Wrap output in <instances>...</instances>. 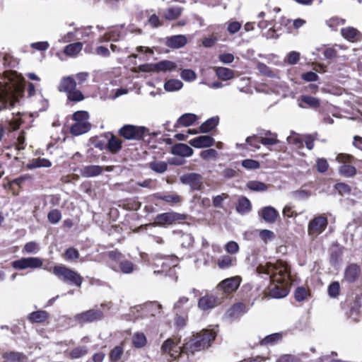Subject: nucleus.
Instances as JSON below:
<instances>
[{
	"instance_id": "42",
	"label": "nucleus",
	"mask_w": 362,
	"mask_h": 362,
	"mask_svg": "<svg viewBox=\"0 0 362 362\" xmlns=\"http://www.w3.org/2000/svg\"><path fill=\"white\" fill-rule=\"evenodd\" d=\"M338 170L341 175L346 177H354L357 173L356 168L350 164L339 166Z\"/></svg>"
},
{
	"instance_id": "62",
	"label": "nucleus",
	"mask_w": 362,
	"mask_h": 362,
	"mask_svg": "<svg viewBox=\"0 0 362 362\" xmlns=\"http://www.w3.org/2000/svg\"><path fill=\"white\" fill-rule=\"evenodd\" d=\"M315 167L319 173H324L328 170L329 164L325 158H317L316 160Z\"/></svg>"
},
{
	"instance_id": "28",
	"label": "nucleus",
	"mask_w": 362,
	"mask_h": 362,
	"mask_svg": "<svg viewBox=\"0 0 362 362\" xmlns=\"http://www.w3.org/2000/svg\"><path fill=\"white\" fill-rule=\"evenodd\" d=\"M76 88V82L74 78L71 76L64 77L62 79L58 90L60 92H64L66 94L74 90Z\"/></svg>"
},
{
	"instance_id": "3",
	"label": "nucleus",
	"mask_w": 362,
	"mask_h": 362,
	"mask_svg": "<svg viewBox=\"0 0 362 362\" xmlns=\"http://www.w3.org/2000/svg\"><path fill=\"white\" fill-rule=\"evenodd\" d=\"M52 272L64 283L78 288L81 287L83 278L76 271L64 265H58L53 267Z\"/></svg>"
},
{
	"instance_id": "26",
	"label": "nucleus",
	"mask_w": 362,
	"mask_h": 362,
	"mask_svg": "<svg viewBox=\"0 0 362 362\" xmlns=\"http://www.w3.org/2000/svg\"><path fill=\"white\" fill-rule=\"evenodd\" d=\"M187 42L185 35H173L167 38L166 45L170 48L178 49L184 47Z\"/></svg>"
},
{
	"instance_id": "51",
	"label": "nucleus",
	"mask_w": 362,
	"mask_h": 362,
	"mask_svg": "<svg viewBox=\"0 0 362 362\" xmlns=\"http://www.w3.org/2000/svg\"><path fill=\"white\" fill-rule=\"evenodd\" d=\"M346 23V20L337 16H334L326 21V25L334 30H337V28L344 25Z\"/></svg>"
},
{
	"instance_id": "7",
	"label": "nucleus",
	"mask_w": 362,
	"mask_h": 362,
	"mask_svg": "<svg viewBox=\"0 0 362 362\" xmlns=\"http://www.w3.org/2000/svg\"><path fill=\"white\" fill-rule=\"evenodd\" d=\"M18 101L12 90L0 83V111L13 107Z\"/></svg>"
},
{
	"instance_id": "14",
	"label": "nucleus",
	"mask_w": 362,
	"mask_h": 362,
	"mask_svg": "<svg viewBox=\"0 0 362 362\" xmlns=\"http://www.w3.org/2000/svg\"><path fill=\"white\" fill-rule=\"evenodd\" d=\"M218 304H220L218 298L212 294L205 295L198 300V308L203 311L211 310Z\"/></svg>"
},
{
	"instance_id": "38",
	"label": "nucleus",
	"mask_w": 362,
	"mask_h": 362,
	"mask_svg": "<svg viewBox=\"0 0 362 362\" xmlns=\"http://www.w3.org/2000/svg\"><path fill=\"white\" fill-rule=\"evenodd\" d=\"M265 136L260 137V142L264 146H272L279 143L277 139V134L272 133L270 131H267L264 133Z\"/></svg>"
},
{
	"instance_id": "41",
	"label": "nucleus",
	"mask_w": 362,
	"mask_h": 362,
	"mask_svg": "<svg viewBox=\"0 0 362 362\" xmlns=\"http://www.w3.org/2000/svg\"><path fill=\"white\" fill-rule=\"evenodd\" d=\"M157 199H160L164 201L170 205H175L180 204L182 201V199L180 195L177 194H169L165 195H156Z\"/></svg>"
},
{
	"instance_id": "31",
	"label": "nucleus",
	"mask_w": 362,
	"mask_h": 362,
	"mask_svg": "<svg viewBox=\"0 0 362 362\" xmlns=\"http://www.w3.org/2000/svg\"><path fill=\"white\" fill-rule=\"evenodd\" d=\"M49 317V314L45 310H37L30 313L28 320L32 323H42Z\"/></svg>"
},
{
	"instance_id": "24",
	"label": "nucleus",
	"mask_w": 362,
	"mask_h": 362,
	"mask_svg": "<svg viewBox=\"0 0 362 362\" xmlns=\"http://www.w3.org/2000/svg\"><path fill=\"white\" fill-rule=\"evenodd\" d=\"M2 358L6 362H25L27 356L22 352L8 351L3 353Z\"/></svg>"
},
{
	"instance_id": "40",
	"label": "nucleus",
	"mask_w": 362,
	"mask_h": 362,
	"mask_svg": "<svg viewBox=\"0 0 362 362\" xmlns=\"http://www.w3.org/2000/svg\"><path fill=\"white\" fill-rule=\"evenodd\" d=\"M251 203L247 197H242L238 199L236 205V210L238 212L245 214L249 212L251 210Z\"/></svg>"
},
{
	"instance_id": "33",
	"label": "nucleus",
	"mask_w": 362,
	"mask_h": 362,
	"mask_svg": "<svg viewBox=\"0 0 362 362\" xmlns=\"http://www.w3.org/2000/svg\"><path fill=\"white\" fill-rule=\"evenodd\" d=\"M188 313L187 310L183 313H176L174 317V325L177 330L183 329L187 325Z\"/></svg>"
},
{
	"instance_id": "57",
	"label": "nucleus",
	"mask_w": 362,
	"mask_h": 362,
	"mask_svg": "<svg viewBox=\"0 0 362 362\" xmlns=\"http://www.w3.org/2000/svg\"><path fill=\"white\" fill-rule=\"evenodd\" d=\"M62 218V213L59 209H54L49 211L47 219L52 224L57 223Z\"/></svg>"
},
{
	"instance_id": "48",
	"label": "nucleus",
	"mask_w": 362,
	"mask_h": 362,
	"mask_svg": "<svg viewBox=\"0 0 362 362\" xmlns=\"http://www.w3.org/2000/svg\"><path fill=\"white\" fill-rule=\"evenodd\" d=\"M340 284L338 281H332L327 288V293L332 298H337L340 295Z\"/></svg>"
},
{
	"instance_id": "55",
	"label": "nucleus",
	"mask_w": 362,
	"mask_h": 362,
	"mask_svg": "<svg viewBox=\"0 0 362 362\" xmlns=\"http://www.w3.org/2000/svg\"><path fill=\"white\" fill-rule=\"evenodd\" d=\"M218 267L221 269H226L233 265V259L228 255L221 256L217 261Z\"/></svg>"
},
{
	"instance_id": "15",
	"label": "nucleus",
	"mask_w": 362,
	"mask_h": 362,
	"mask_svg": "<svg viewBox=\"0 0 362 362\" xmlns=\"http://www.w3.org/2000/svg\"><path fill=\"white\" fill-rule=\"evenodd\" d=\"M214 142L215 140L212 136L203 135L191 139L189 144L196 148H202L211 147L214 144Z\"/></svg>"
},
{
	"instance_id": "23",
	"label": "nucleus",
	"mask_w": 362,
	"mask_h": 362,
	"mask_svg": "<svg viewBox=\"0 0 362 362\" xmlns=\"http://www.w3.org/2000/svg\"><path fill=\"white\" fill-rule=\"evenodd\" d=\"M341 35L342 37L349 42H356L360 39L361 33L355 28L348 26L341 29Z\"/></svg>"
},
{
	"instance_id": "13",
	"label": "nucleus",
	"mask_w": 362,
	"mask_h": 362,
	"mask_svg": "<svg viewBox=\"0 0 362 362\" xmlns=\"http://www.w3.org/2000/svg\"><path fill=\"white\" fill-rule=\"evenodd\" d=\"M182 184L189 185L193 190H200L202 187V177L199 174L189 173L184 174L180 177Z\"/></svg>"
},
{
	"instance_id": "8",
	"label": "nucleus",
	"mask_w": 362,
	"mask_h": 362,
	"mask_svg": "<svg viewBox=\"0 0 362 362\" xmlns=\"http://www.w3.org/2000/svg\"><path fill=\"white\" fill-rule=\"evenodd\" d=\"M327 225L328 220L327 217L322 215L315 217L308 223V235L312 237L317 236L326 229Z\"/></svg>"
},
{
	"instance_id": "61",
	"label": "nucleus",
	"mask_w": 362,
	"mask_h": 362,
	"mask_svg": "<svg viewBox=\"0 0 362 362\" xmlns=\"http://www.w3.org/2000/svg\"><path fill=\"white\" fill-rule=\"evenodd\" d=\"M107 257L110 260L118 264L124 259V255L117 250L109 251Z\"/></svg>"
},
{
	"instance_id": "29",
	"label": "nucleus",
	"mask_w": 362,
	"mask_h": 362,
	"mask_svg": "<svg viewBox=\"0 0 362 362\" xmlns=\"http://www.w3.org/2000/svg\"><path fill=\"white\" fill-rule=\"evenodd\" d=\"M161 309V305L157 302H149L145 303L143 307V310L147 317H155L158 314L160 313Z\"/></svg>"
},
{
	"instance_id": "25",
	"label": "nucleus",
	"mask_w": 362,
	"mask_h": 362,
	"mask_svg": "<svg viewBox=\"0 0 362 362\" xmlns=\"http://www.w3.org/2000/svg\"><path fill=\"white\" fill-rule=\"evenodd\" d=\"M198 119V117L193 113H185L181 115L178 119L177 120L175 127L177 128L179 127H189L192 125Z\"/></svg>"
},
{
	"instance_id": "12",
	"label": "nucleus",
	"mask_w": 362,
	"mask_h": 362,
	"mask_svg": "<svg viewBox=\"0 0 362 362\" xmlns=\"http://www.w3.org/2000/svg\"><path fill=\"white\" fill-rule=\"evenodd\" d=\"M104 317L103 312L99 309H90L76 316V320L81 323H90L101 320Z\"/></svg>"
},
{
	"instance_id": "4",
	"label": "nucleus",
	"mask_w": 362,
	"mask_h": 362,
	"mask_svg": "<svg viewBox=\"0 0 362 362\" xmlns=\"http://www.w3.org/2000/svg\"><path fill=\"white\" fill-rule=\"evenodd\" d=\"M148 132V129L145 127L124 124L119 129L118 134L127 140L140 141L144 139Z\"/></svg>"
},
{
	"instance_id": "45",
	"label": "nucleus",
	"mask_w": 362,
	"mask_h": 362,
	"mask_svg": "<svg viewBox=\"0 0 362 362\" xmlns=\"http://www.w3.org/2000/svg\"><path fill=\"white\" fill-rule=\"evenodd\" d=\"M119 271L123 274H131L135 269V265L130 260L123 259L119 264Z\"/></svg>"
},
{
	"instance_id": "19",
	"label": "nucleus",
	"mask_w": 362,
	"mask_h": 362,
	"mask_svg": "<svg viewBox=\"0 0 362 362\" xmlns=\"http://www.w3.org/2000/svg\"><path fill=\"white\" fill-rule=\"evenodd\" d=\"M299 101V106L302 108L317 110L320 106V100L310 95H301Z\"/></svg>"
},
{
	"instance_id": "58",
	"label": "nucleus",
	"mask_w": 362,
	"mask_h": 362,
	"mask_svg": "<svg viewBox=\"0 0 362 362\" xmlns=\"http://www.w3.org/2000/svg\"><path fill=\"white\" fill-rule=\"evenodd\" d=\"M354 160V156L344 153H340L336 157V160L338 163H343V165L351 164Z\"/></svg>"
},
{
	"instance_id": "32",
	"label": "nucleus",
	"mask_w": 362,
	"mask_h": 362,
	"mask_svg": "<svg viewBox=\"0 0 362 362\" xmlns=\"http://www.w3.org/2000/svg\"><path fill=\"white\" fill-rule=\"evenodd\" d=\"M83 44L81 42L71 43L65 46L64 53L66 56L74 57L82 50Z\"/></svg>"
},
{
	"instance_id": "53",
	"label": "nucleus",
	"mask_w": 362,
	"mask_h": 362,
	"mask_svg": "<svg viewBox=\"0 0 362 362\" xmlns=\"http://www.w3.org/2000/svg\"><path fill=\"white\" fill-rule=\"evenodd\" d=\"M257 69L259 71V73H261L264 76L269 78H273L275 76V74L272 70V69L262 62H259L257 64Z\"/></svg>"
},
{
	"instance_id": "30",
	"label": "nucleus",
	"mask_w": 362,
	"mask_h": 362,
	"mask_svg": "<svg viewBox=\"0 0 362 362\" xmlns=\"http://www.w3.org/2000/svg\"><path fill=\"white\" fill-rule=\"evenodd\" d=\"M52 166V162L45 158H37L31 160L27 165L28 170H33L37 168H49Z\"/></svg>"
},
{
	"instance_id": "59",
	"label": "nucleus",
	"mask_w": 362,
	"mask_h": 362,
	"mask_svg": "<svg viewBox=\"0 0 362 362\" xmlns=\"http://www.w3.org/2000/svg\"><path fill=\"white\" fill-rule=\"evenodd\" d=\"M89 115L86 111H76L73 114L72 119L75 122H88Z\"/></svg>"
},
{
	"instance_id": "52",
	"label": "nucleus",
	"mask_w": 362,
	"mask_h": 362,
	"mask_svg": "<svg viewBox=\"0 0 362 362\" xmlns=\"http://www.w3.org/2000/svg\"><path fill=\"white\" fill-rule=\"evenodd\" d=\"M149 168L156 173H163L166 171L168 165L164 161H153L149 163Z\"/></svg>"
},
{
	"instance_id": "20",
	"label": "nucleus",
	"mask_w": 362,
	"mask_h": 362,
	"mask_svg": "<svg viewBox=\"0 0 362 362\" xmlns=\"http://www.w3.org/2000/svg\"><path fill=\"white\" fill-rule=\"evenodd\" d=\"M90 129V122H74L69 127V132L71 135L77 136L87 133Z\"/></svg>"
},
{
	"instance_id": "27",
	"label": "nucleus",
	"mask_w": 362,
	"mask_h": 362,
	"mask_svg": "<svg viewBox=\"0 0 362 362\" xmlns=\"http://www.w3.org/2000/svg\"><path fill=\"white\" fill-rule=\"evenodd\" d=\"M246 313V306L243 303L233 304L227 311V315L230 318L237 319Z\"/></svg>"
},
{
	"instance_id": "56",
	"label": "nucleus",
	"mask_w": 362,
	"mask_h": 362,
	"mask_svg": "<svg viewBox=\"0 0 362 362\" xmlns=\"http://www.w3.org/2000/svg\"><path fill=\"white\" fill-rule=\"evenodd\" d=\"M67 95V99L69 101L78 103L84 99V95L82 93V92L79 90H77L76 88L74 89V90H71Z\"/></svg>"
},
{
	"instance_id": "36",
	"label": "nucleus",
	"mask_w": 362,
	"mask_h": 362,
	"mask_svg": "<svg viewBox=\"0 0 362 362\" xmlns=\"http://www.w3.org/2000/svg\"><path fill=\"white\" fill-rule=\"evenodd\" d=\"M215 72L217 77L222 81L230 80L234 77L233 70L229 68L223 66L216 67Z\"/></svg>"
},
{
	"instance_id": "60",
	"label": "nucleus",
	"mask_w": 362,
	"mask_h": 362,
	"mask_svg": "<svg viewBox=\"0 0 362 362\" xmlns=\"http://www.w3.org/2000/svg\"><path fill=\"white\" fill-rule=\"evenodd\" d=\"M217 156L218 152L214 148L206 149L200 153V157L204 160L216 159Z\"/></svg>"
},
{
	"instance_id": "54",
	"label": "nucleus",
	"mask_w": 362,
	"mask_h": 362,
	"mask_svg": "<svg viewBox=\"0 0 362 362\" xmlns=\"http://www.w3.org/2000/svg\"><path fill=\"white\" fill-rule=\"evenodd\" d=\"M248 189L252 191H265L267 189V186L265 183L259 181L252 180L250 181L247 184Z\"/></svg>"
},
{
	"instance_id": "18",
	"label": "nucleus",
	"mask_w": 362,
	"mask_h": 362,
	"mask_svg": "<svg viewBox=\"0 0 362 362\" xmlns=\"http://www.w3.org/2000/svg\"><path fill=\"white\" fill-rule=\"evenodd\" d=\"M88 353V348L86 346L82 345L64 351V356L71 360H76L85 356Z\"/></svg>"
},
{
	"instance_id": "39",
	"label": "nucleus",
	"mask_w": 362,
	"mask_h": 362,
	"mask_svg": "<svg viewBox=\"0 0 362 362\" xmlns=\"http://www.w3.org/2000/svg\"><path fill=\"white\" fill-rule=\"evenodd\" d=\"M309 296H310V291L305 286H298L294 291V298L298 302L305 300Z\"/></svg>"
},
{
	"instance_id": "1",
	"label": "nucleus",
	"mask_w": 362,
	"mask_h": 362,
	"mask_svg": "<svg viewBox=\"0 0 362 362\" xmlns=\"http://www.w3.org/2000/svg\"><path fill=\"white\" fill-rule=\"evenodd\" d=\"M259 274L269 275L271 283L291 284V268L289 265L281 259L274 263L267 262L266 264H259L256 268Z\"/></svg>"
},
{
	"instance_id": "22",
	"label": "nucleus",
	"mask_w": 362,
	"mask_h": 362,
	"mask_svg": "<svg viewBox=\"0 0 362 362\" xmlns=\"http://www.w3.org/2000/svg\"><path fill=\"white\" fill-rule=\"evenodd\" d=\"M177 64L169 60H162L157 63L153 64V69L156 72H166L175 71Z\"/></svg>"
},
{
	"instance_id": "64",
	"label": "nucleus",
	"mask_w": 362,
	"mask_h": 362,
	"mask_svg": "<svg viewBox=\"0 0 362 362\" xmlns=\"http://www.w3.org/2000/svg\"><path fill=\"white\" fill-rule=\"evenodd\" d=\"M103 37L106 41H117L121 37V33L119 30L115 29L105 33Z\"/></svg>"
},
{
	"instance_id": "11",
	"label": "nucleus",
	"mask_w": 362,
	"mask_h": 362,
	"mask_svg": "<svg viewBox=\"0 0 362 362\" xmlns=\"http://www.w3.org/2000/svg\"><path fill=\"white\" fill-rule=\"evenodd\" d=\"M291 284L271 283L268 287V296L273 298H282L286 297L290 291Z\"/></svg>"
},
{
	"instance_id": "46",
	"label": "nucleus",
	"mask_w": 362,
	"mask_h": 362,
	"mask_svg": "<svg viewBox=\"0 0 362 362\" xmlns=\"http://www.w3.org/2000/svg\"><path fill=\"white\" fill-rule=\"evenodd\" d=\"M147 343L146 337L142 332H136L132 337L133 346L136 348H142Z\"/></svg>"
},
{
	"instance_id": "5",
	"label": "nucleus",
	"mask_w": 362,
	"mask_h": 362,
	"mask_svg": "<svg viewBox=\"0 0 362 362\" xmlns=\"http://www.w3.org/2000/svg\"><path fill=\"white\" fill-rule=\"evenodd\" d=\"M187 218V215L175 211L165 212L158 214L154 219V224L158 226H165L184 223Z\"/></svg>"
},
{
	"instance_id": "10",
	"label": "nucleus",
	"mask_w": 362,
	"mask_h": 362,
	"mask_svg": "<svg viewBox=\"0 0 362 362\" xmlns=\"http://www.w3.org/2000/svg\"><path fill=\"white\" fill-rule=\"evenodd\" d=\"M240 281L241 279L239 276L227 278L218 284L217 288L228 296L238 288Z\"/></svg>"
},
{
	"instance_id": "49",
	"label": "nucleus",
	"mask_w": 362,
	"mask_h": 362,
	"mask_svg": "<svg viewBox=\"0 0 362 362\" xmlns=\"http://www.w3.org/2000/svg\"><path fill=\"white\" fill-rule=\"evenodd\" d=\"M63 257L66 260L73 262L76 261L79 258L80 254L77 249L70 247L66 250Z\"/></svg>"
},
{
	"instance_id": "47",
	"label": "nucleus",
	"mask_w": 362,
	"mask_h": 362,
	"mask_svg": "<svg viewBox=\"0 0 362 362\" xmlns=\"http://www.w3.org/2000/svg\"><path fill=\"white\" fill-rule=\"evenodd\" d=\"M182 13V8L180 7H172L168 8L165 12L164 17L168 21H173L177 19Z\"/></svg>"
},
{
	"instance_id": "35",
	"label": "nucleus",
	"mask_w": 362,
	"mask_h": 362,
	"mask_svg": "<svg viewBox=\"0 0 362 362\" xmlns=\"http://www.w3.org/2000/svg\"><path fill=\"white\" fill-rule=\"evenodd\" d=\"M122 147V141L115 136L113 134H111L110 138L107 142V149L112 153H118Z\"/></svg>"
},
{
	"instance_id": "6",
	"label": "nucleus",
	"mask_w": 362,
	"mask_h": 362,
	"mask_svg": "<svg viewBox=\"0 0 362 362\" xmlns=\"http://www.w3.org/2000/svg\"><path fill=\"white\" fill-rule=\"evenodd\" d=\"M43 261L40 257H22L20 259L11 262V266L15 269L23 270L26 269H38L42 267Z\"/></svg>"
},
{
	"instance_id": "44",
	"label": "nucleus",
	"mask_w": 362,
	"mask_h": 362,
	"mask_svg": "<svg viewBox=\"0 0 362 362\" xmlns=\"http://www.w3.org/2000/svg\"><path fill=\"white\" fill-rule=\"evenodd\" d=\"M282 339V335L279 333H274L266 336L259 341L261 346L274 345Z\"/></svg>"
},
{
	"instance_id": "16",
	"label": "nucleus",
	"mask_w": 362,
	"mask_h": 362,
	"mask_svg": "<svg viewBox=\"0 0 362 362\" xmlns=\"http://www.w3.org/2000/svg\"><path fill=\"white\" fill-rule=\"evenodd\" d=\"M361 274L360 267L355 263L350 264L344 271V279L349 283H354Z\"/></svg>"
},
{
	"instance_id": "17",
	"label": "nucleus",
	"mask_w": 362,
	"mask_h": 362,
	"mask_svg": "<svg viewBox=\"0 0 362 362\" xmlns=\"http://www.w3.org/2000/svg\"><path fill=\"white\" fill-rule=\"evenodd\" d=\"M259 215L268 223H274L276 222L279 214L274 207L268 206L261 209Z\"/></svg>"
},
{
	"instance_id": "9",
	"label": "nucleus",
	"mask_w": 362,
	"mask_h": 362,
	"mask_svg": "<svg viewBox=\"0 0 362 362\" xmlns=\"http://www.w3.org/2000/svg\"><path fill=\"white\" fill-rule=\"evenodd\" d=\"M161 351L163 354L169 356V361H174L178 358L182 354L181 347L177 346V343L171 338L167 339L161 346Z\"/></svg>"
},
{
	"instance_id": "43",
	"label": "nucleus",
	"mask_w": 362,
	"mask_h": 362,
	"mask_svg": "<svg viewBox=\"0 0 362 362\" xmlns=\"http://www.w3.org/2000/svg\"><path fill=\"white\" fill-rule=\"evenodd\" d=\"M124 354V347L122 344L114 347L109 354L110 362H118Z\"/></svg>"
},
{
	"instance_id": "63",
	"label": "nucleus",
	"mask_w": 362,
	"mask_h": 362,
	"mask_svg": "<svg viewBox=\"0 0 362 362\" xmlns=\"http://www.w3.org/2000/svg\"><path fill=\"white\" fill-rule=\"evenodd\" d=\"M242 166L247 170L258 169L260 164L257 160L253 159H245L242 161Z\"/></svg>"
},
{
	"instance_id": "21",
	"label": "nucleus",
	"mask_w": 362,
	"mask_h": 362,
	"mask_svg": "<svg viewBox=\"0 0 362 362\" xmlns=\"http://www.w3.org/2000/svg\"><path fill=\"white\" fill-rule=\"evenodd\" d=\"M171 153L173 155L180 156L182 157H189L193 154L194 151L187 144L178 143L172 147Z\"/></svg>"
},
{
	"instance_id": "34",
	"label": "nucleus",
	"mask_w": 362,
	"mask_h": 362,
	"mask_svg": "<svg viewBox=\"0 0 362 362\" xmlns=\"http://www.w3.org/2000/svg\"><path fill=\"white\" fill-rule=\"evenodd\" d=\"M219 119L218 117H213L204 122H203L199 127L201 133H208L216 128L218 124Z\"/></svg>"
},
{
	"instance_id": "37",
	"label": "nucleus",
	"mask_w": 362,
	"mask_h": 362,
	"mask_svg": "<svg viewBox=\"0 0 362 362\" xmlns=\"http://www.w3.org/2000/svg\"><path fill=\"white\" fill-rule=\"evenodd\" d=\"M103 172V168L100 165H87L81 170L82 175L85 177H94L99 175Z\"/></svg>"
},
{
	"instance_id": "2",
	"label": "nucleus",
	"mask_w": 362,
	"mask_h": 362,
	"mask_svg": "<svg viewBox=\"0 0 362 362\" xmlns=\"http://www.w3.org/2000/svg\"><path fill=\"white\" fill-rule=\"evenodd\" d=\"M216 337V334L213 329H202L193 334L190 340L185 344V348L194 354L209 347Z\"/></svg>"
},
{
	"instance_id": "50",
	"label": "nucleus",
	"mask_w": 362,
	"mask_h": 362,
	"mask_svg": "<svg viewBox=\"0 0 362 362\" xmlns=\"http://www.w3.org/2000/svg\"><path fill=\"white\" fill-rule=\"evenodd\" d=\"M183 86L182 81L177 79H170L165 83L164 88L167 91H175L180 90Z\"/></svg>"
}]
</instances>
